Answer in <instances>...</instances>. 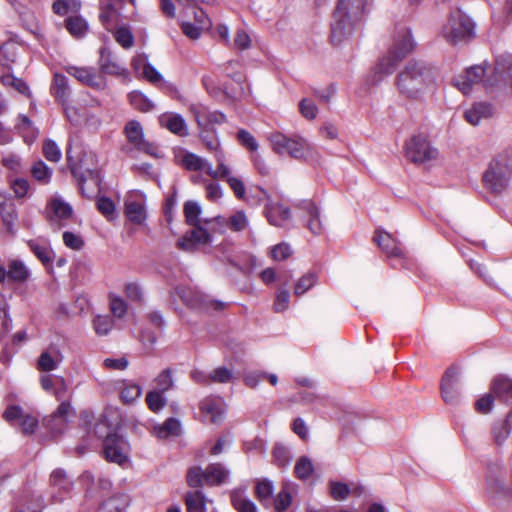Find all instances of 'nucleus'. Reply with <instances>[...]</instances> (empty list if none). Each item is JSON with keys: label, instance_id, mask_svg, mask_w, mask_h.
<instances>
[{"label": "nucleus", "instance_id": "f257e3e1", "mask_svg": "<svg viewBox=\"0 0 512 512\" xmlns=\"http://www.w3.org/2000/svg\"><path fill=\"white\" fill-rule=\"evenodd\" d=\"M438 70L435 66L421 60L406 64L396 78V86L406 99L422 102L437 89Z\"/></svg>", "mask_w": 512, "mask_h": 512}, {"label": "nucleus", "instance_id": "f03ea898", "mask_svg": "<svg viewBox=\"0 0 512 512\" xmlns=\"http://www.w3.org/2000/svg\"><path fill=\"white\" fill-rule=\"evenodd\" d=\"M485 75V67L475 65L456 76L453 84L465 95L472 91L474 85L480 83H483L486 88L494 87L501 83L512 86V54L497 56L493 74L484 79Z\"/></svg>", "mask_w": 512, "mask_h": 512}, {"label": "nucleus", "instance_id": "7ed1b4c3", "mask_svg": "<svg viewBox=\"0 0 512 512\" xmlns=\"http://www.w3.org/2000/svg\"><path fill=\"white\" fill-rule=\"evenodd\" d=\"M366 4L367 0H339L331 23L333 43H341L361 25Z\"/></svg>", "mask_w": 512, "mask_h": 512}, {"label": "nucleus", "instance_id": "20e7f679", "mask_svg": "<svg viewBox=\"0 0 512 512\" xmlns=\"http://www.w3.org/2000/svg\"><path fill=\"white\" fill-rule=\"evenodd\" d=\"M415 43L410 30L401 29L387 55L383 56L377 66L382 76L393 73L397 65L414 50Z\"/></svg>", "mask_w": 512, "mask_h": 512}, {"label": "nucleus", "instance_id": "39448f33", "mask_svg": "<svg viewBox=\"0 0 512 512\" xmlns=\"http://www.w3.org/2000/svg\"><path fill=\"white\" fill-rule=\"evenodd\" d=\"M268 140L276 154L289 155L296 160L305 159L312 149L309 142L298 134L289 136L275 131L269 134Z\"/></svg>", "mask_w": 512, "mask_h": 512}, {"label": "nucleus", "instance_id": "423d86ee", "mask_svg": "<svg viewBox=\"0 0 512 512\" xmlns=\"http://www.w3.org/2000/svg\"><path fill=\"white\" fill-rule=\"evenodd\" d=\"M442 35L447 42L453 45L467 42L475 37V23L461 10L452 11L447 23L442 28Z\"/></svg>", "mask_w": 512, "mask_h": 512}, {"label": "nucleus", "instance_id": "0eeeda50", "mask_svg": "<svg viewBox=\"0 0 512 512\" xmlns=\"http://www.w3.org/2000/svg\"><path fill=\"white\" fill-rule=\"evenodd\" d=\"M512 169L505 159H493L482 176L485 189L495 195L507 191L510 185Z\"/></svg>", "mask_w": 512, "mask_h": 512}, {"label": "nucleus", "instance_id": "6e6552de", "mask_svg": "<svg viewBox=\"0 0 512 512\" xmlns=\"http://www.w3.org/2000/svg\"><path fill=\"white\" fill-rule=\"evenodd\" d=\"M124 134L129 144L124 148L127 154H132L134 151H137L154 158H160L162 156L157 145L145 139L143 127L140 122L136 120L128 121L124 127Z\"/></svg>", "mask_w": 512, "mask_h": 512}, {"label": "nucleus", "instance_id": "1a4fd4ad", "mask_svg": "<svg viewBox=\"0 0 512 512\" xmlns=\"http://www.w3.org/2000/svg\"><path fill=\"white\" fill-rule=\"evenodd\" d=\"M437 155V149L431 147L422 134L414 135L405 145V156L413 163L424 164L435 159Z\"/></svg>", "mask_w": 512, "mask_h": 512}, {"label": "nucleus", "instance_id": "9d476101", "mask_svg": "<svg viewBox=\"0 0 512 512\" xmlns=\"http://www.w3.org/2000/svg\"><path fill=\"white\" fill-rule=\"evenodd\" d=\"M176 294L182 301L191 308L212 309L222 311L226 308V303L219 300H211L206 296L184 286L176 287Z\"/></svg>", "mask_w": 512, "mask_h": 512}, {"label": "nucleus", "instance_id": "9b49d317", "mask_svg": "<svg viewBox=\"0 0 512 512\" xmlns=\"http://www.w3.org/2000/svg\"><path fill=\"white\" fill-rule=\"evenodd\" d=\"M127 442L117 433L108 434L103 442V453L106 460L122 464L127 459Z\"/></svg>", "mask_w": 512, "mask_h": 512}, {"label": "nucleus", "instance_id": "f8f14e48", "mask_svg": "<svg viewBox=\"0 0 512 512\" xmlns=\"http://www.w3.org/2000/svg\"><path fill=\"white\" fill-rule=\"evenodd\" d=\"M260 193L259 201L265 200V216L271 225L282 227L285 222L291 218L290 209L282 204L271 201L270 195L262 188H258Z\"/></svg>", "mask_w": 512, "mask_h": 512}, {"label": "nucleus", "instance_id": "ddd939ff", "mask_svg": "<svg viewBox=\"0 0 512 512\" xmlns=\"http://www.w3.org/2000/svg\"><path fill=\"white\" fill-rule=\"evenodd\" d=\"M211 241V234L202 226H198L178 239L176 246L184 252H194L199 245L209 244Z\"/></svg>", "mask_w": 512, "mask_h": 512}, {"label": "nucleus", "instance_id": "4468645a", "mask_svg": "<svg viewBox=\"0 0 512 512\" xmlns=\"http://www.w3.org/2000/svg\"><path fill=\"white\" fill-rule=\"evenodd\" d=\"M459 377L455 368H449L441 380V394L443 400L448 404H456L459 398L458 389Z\"/></svg>", "mask_w": 512, "mask_h": 512}, {"label": "nucleus", "instance_id": "2eb2a0df", "mask_svg": "<svg viewBox=\"0 0 512 512\" xmlns=\"http://www.w3.org/2000/svg\"><path fill=\"white\" fill-rule=\"evenodd\" d=\"M191 112L197 122L199 129L211 128L213 124L226 122V116L220 111H210L203 105H192Z\"/></svg>", "mask_w": 512, "mask_h": 512}, {"label": "nucleus", "instance_id": "dca6fc26", "mask_svg": "<svg viewBox=\"0 0 512 512\" xmlns=\"http://www.w3.org/2000/svg\"><path fill=\"white\" fill-rule=\"evenodd\" d=\"M98 66L100 72L105 75L124 76L127 74L126 68L118 62L113 53L106 47H101L99 50Z\"/></svg>", "mask_w": 512, "mask_h": 512}, {"label": "nucleus", "instance_id": "f3484780", "mask_svg": "<svg viewBox=\"0 0 512 512\" xmlns=\"http://www.w3.org/2000/svg\"><path fill=\"white\" fill-rule=\"evenodd\" d=\"M70 415H75L71 404L67 401L61 402L56 411L46 420L47 428L53 434H61L67 425L68 416Z\"/></svg>", "mask_w": 512, "mask_h": 512}, {"label": "nucleus", "instance_id": "a211bd4d", "mask_svg": "<svg viewBox=\"0 0 512 512\" xmlns=\"http://www.w3.org/2000/svg\"><path fill=\"white\" fill-rule=\"evenodd\" d=\"M72 213V207L61 198L51 199L47 207L48 219L56 223L58 228L62 227V221L71 218Z\"/></svg>", "mask_w": 512, "mask_h": 512}, {"label": "nucleus", "instance_id": "6ab92c4d", "mask_svg": "<svg viewBox=\"0 0 512 512\" xmlns=\"http://www.w3.org/2000/svg\"><path fill=\"white\" fill-rule=\"evenodd\" d=\"M63 361L61 350L55 346L50 345L45 349L37 360V369L43 372H50L58 368Z\"/></svg>", "mask_w": 512, "mask_h": 512}, {"label": "nucleus", "instance_id": "aec40b11", "mask_svg": "<svg viewBox=\"0 0 512 512\" xmlns=\"http://www.w3.org/2000/svg\"><path fill=\"white\" fill-rule=\"evenodd\" d=\"M66 156L68 167L73 177L78 181V185L82 194H84V182L86 180L91 179L94 181L95 184H99L100 180L97 170L86 169L85 171H83L82 166L75 162L72 156L70 155V149H67Z\"/></svg>", "mask_w": 512, "mask_h": 512}, {"label": "nucleus", "instance_id": "412c9836", "mask_svg": "<svg viewBox=\"0 0 512 512\" xmlns=\"http://www.w3.org/2000/svg\"><path fill=\"white\" fill-rule=\"evenodd\" d=\"M181 165L188 171L197 172L205 170L206 174L211 178H215L217 176V172H214L210 162L192 152H186L182 156Z\"/></svg>", "mask_w": 512, "mask_h": 512}, {"label": "nucleus", "instance_id": "4be33fe9", "mask_svg": "<svg viewBox=\"0 0 512 512\" xmlns=\"http://www.w3.org/2000/svg\"><path fill=\"white\" fill-rule=\"evenodd\" d=\"M494 113L495 108L491 103L477 102L465 111L464 117L470 124L478 125L481 120L491 118Z\"/></svg>", "mask_w": 512, "mask_h": 512}, {"label": "nucleus", "instance_id": "5701e85b", "mask_svg": "<svg viewBox=\"0 0 512 512\" xmlns=\"http://www.w3.org/2000/svg\"><path fill=\"white\" fill-rule=\"evenodd\" d=\"M301 209L304 212L305 226L314 235H320L323 232V225L318 207L311 201H305L301 204Z\"/></svg>", "mask_w": 512, "mask_h": 512}, {"label": "nucleus", "instance_id": "b1692460", "mask_svg": "<svg viewBox=\"0 0 512 512\" xmlns=\"http://www.w3.org/2000/svg\"><path fill=\"white\" fill-rule=\"evenodd\" d=\"M50 93L61 105L68 103L71 96V89L68 84V78L62 74H54L50 87Z\"/></svg>", "mask_w": 512, "mask_h": 512}, {"label": "nucleus", "instance_id": "393cba45", "mask_svg": "<svg viewBox=\"0 0 512 512\" xmlns=\"http://www.w3.org/2000/svg\"><path fill=\"white\" fill-rule=\"evenodd\" d=\"M66 71L69 75L75 77L79 82L92 88H100L102 83L96 75L94 68L68 66Z\"/></svg>", "mask_w": 512, "mask_h": 512}, {"label": "nucleus", "instance_id": "a878e982", "mask_svg": "<svg viewBox=\"0 0 512 512\" xmlns=\"http://www.w3.org/2000/svg\"><path fill=\"white\" fill-rule=\"evenodd\" d=\"M17 120L15 130L26 144L31 145L39 135L38 128L35 127L33 122L24 114H19Z\"/></svg>", "mask_w": 512, "mask_h": 512}, {"label": "nucleus", "instance_id": "bb28decb", "mask_svg": "<svg viewBox=\"0 0 512 512\" xmlns=\"http://www.w3.org/2000/svg\"><path fill=\"white\" fill-rule=\"evenodd\" d=\"M374 241L389 256L399 257L403 253L399 242L387 232L377 231Z\"/></svg>", "mask_w": 512, "mask_h": 512}, {"label": "nucleus", "instance_id": "cd10ccee", "mask_svg": "<svg viewBox=\"0 0 512 512\" xmlns=\"http://www.w3.org/2000/svg\"><path fill=\"white\" fill-rule=\"evenodd\" d=\"M50 484L60 494L58 500L61 501L63 496L72 489L73 481L68 478L63 469L57 468L50 475Z\"/></svg>", "mask_w": 512, "mask_h": 512}, {"label": "nucleus", "instance_id": "c85d7f7f", "mask_svg": "<svg viewBox=\"0 0 512 512\" xmlns=\"http://www.w3.org/2000/svg\"><path fill=\"white\" fill-rule=\"evenodd\" d=\"M8 281L13 283H24L30 277V271L23 261L18 259L10 260L7 264Z\"/></svg>", "mask_w": 512, "mask_h": 512}, {"label": "nucleus", "instance_id": "c756f323", "mask_svg": "<svg viewBox=\"0 0 512 512\" xmlns=\"http://www.w3.org/2000/svg\"><path fill=\"white\" fill-rule=\"evenodd\" d=\"M28 247L32 253L41 261L44 266H49L53 262V251L49 244L39 239L29 240Z\"/></svg>", "mask_w": 512, "mask_h": 512}, {"label": "nucleus", "instance_id": "7c9ffc66", "mask_svg": "<svg viewBox=\"0 0 512 512\" xmlns=\"http://www.w3.org/2000/svg\"><path fill=\"white\" fill-rule=\"evenodd\" d=\"M228 476L229 471L220 463H212L204 470V480L208 485H221Z\"/></svg>", "mask_w": 512, "mask_h": 512}, {"label": "nucleus", "instance_id": "2f4dec72", "mask_svg": "<svg viewBox=\"0 0 512 512\" xmlns=\"http://www.w3.org/2000/svg\"><path fill=\"white\" fill-rule=\"evenodd\" d=\"M512 431V411H509L504 419L496 421L492 428L494 441L497 445H502L509 437Z\"/></svg>", "mask_w": 512, "mask_h": 512}, {"label": "nucleus", "instance_id": "473e14b6", "mask_svg": "<svg viewBox=\"0 0 512 512\" xmlns=\"http://www.w3.org/2000/svg\"><path fill=\"white\" fill-rule=\"evenodd\" d=\"M160 122L170 132L178 136H186L188 134V129L185 120L179 114L163 115L160 118Z\"/></svg>", "mask_w": 512, "mask_h": 512}, {"label": "nucleus", "instance_id": "72a5a7b5", "mask_svg": "<svg viewBox=\"0 0 512 512\" xmlns=\"http://www.w3.org/2000/svg\"><path fill=\"white\" fill-rule=\"evenodd\" d=\"M19 47L14 42H6L0 46V65L6 69H12L18 57Z\"/></svg>", "mask_w": 512, "mask_h": 512}, {"label": "nucleus", "instance_id": "f704fd0d", "mask_svg": "<svg viewBox=\"0 0 512 512\" xmlns=\"http://www.w3.org/2000/svg\"><path fill=\"white\" fill-rule=\"evenodd\" d=\"M492 393L505 401L512 399V380L506 377H497L491 385Z\"/></svg>", "mask_w": 512, "mask_h": 512}, {"label": "nucleus", "instance_id": "c9c22d12", "mask_svg": "<svg viewBox=\"0 0 512 512\" xmlns=\"http://www.w3.org/2000/svg\"><path fill=\"white\" fill-rule=\"evenodd\" d=\"M185 504L187 512H206L205 496L202 491L187 492Z\"/></svg>", "mask_w": 512, "mask_h": 512}, {"label": "nucleus", "instance_id": "e433bc0d", "mask_svg": "<svg viewBox=\"0 0 512 512\" xmlns=\"http://www.w3.org/2000/svg\"><path fill=\"white\" fill-rule=\"evenodd\" d=\"M201 412L209 417L212 423H218L223 419V410L213 399H205L200 405Z\"/></svg>", "mask_w": 512, "mask_h": 512}, {"label": "nucleus", "instance_id": "4c0bfd02", "mask_svg": "<svg viewBox=\"0 0 512 512\" xmlns=\"http://www.w3.org/2000/svg\"><path fill=\"white\" fill-rule=\"evenodd\" d=\"M129 505V497L126 494L114 495L102 503V510L105 512H121Z\"/></svg>", "mask_w": 512, "mask_h": 512}, {"label": "nucleus", "instance_id": "58836bf2", "mask_svg": "<svg viewBox=\"0 0 512 512\" xmlns=\"http://www.w3.org/2000/svg\"><path fill=\"white\" fill-rule=\"evenodd\" d=\"M65 27L76 38L83 37L88 30V24L81 16L68 17L65 20Z\"/></svg>", "mask_w": 512, "mask_h": 512}, {"label": "nucleus", "instance_id": "ea45409f", "mask_svg": "<svg viewBox=\"0 0 512 512\" xmlns=\"http://www.w3.org/2000/svg\"><path fill=\"white\" fill-rule=\"evenodd\" d=\"M231 502L238 512H257V507L253 501L248 499L243 492L234 491L231 493Z\"/></svg>", "mask_w": 512, "mask_h": 512}, {"label": "nucleus", "instance_id": "a19ab883", "mask_svg": "<svg viewBox=\"0 0 512 512\" xmlns=\"http://www.w3.org/2000/svg\"><path fill=\"white\" fill-rule=\"evenodd\" d=\"M199 136L209 151L214 152L215 154H217V152H223L220 149V141L217 137L215 129H199Z\"/></svg>", "mask_w": 512, "mask_h": 512}, {"label": "nucleus", "instance_id": "79ce46f5", "mask_svg": "<svg viewBox=\"0 0 512 512\" xmlns=\"http://www.w3.org/2000/svg\"><path fill=\"white\" fill-rule=\"evenodd\" d=\"M180 422L175 418H168L162 425L154 427V433L158 438H167L171 435H178Z\"/></svg>", "mask_w": 512, "mask_h": 512}, {"label": "nucleus", "instance_id": "37998d69", "mask_svg": "<svg viewBox=\"0 0 512 512\" xmlns=\"http://www.w3.org/2000/svg\"><path fill=\"white\" fill-rule=\"evenodd\" d=\"M125 214L135 224L143 223L146 218L144 206L136 201L125 204Z\"/></svg>", "mask_w": 512, "mask_h": 512}, {"label": "nucleus", "instance_id": "c03bdc74", "mask_svg": "<svg viewBox=\"0 0 512 512\" xmlns=\"http://www.w3.org/2000/svg\"><path fill=\"white\" fill-rule=\"evenodd\" d=\"M201 214V207L195 201H187L184 204V215L185 220L188 225L197 228L200 225L199 216Z\"/></svg>", "mask_w": 512, "mask_h": 512}, {"label": "nucleus", "instance_id": "a18cd8bd", "mask_svg": "<svg viewBox=\"0 0 512 512\" xmlns=\"http://www.w3.org/2000/svg\"><path fill=\"white\" fill-rule=\"evenodd\" d=\"M223 71L226 76L231 78L236 83H243L245 75L243 73V65L240 61L230 60L223 65Z\"/></svg>", "mask_w": 512, "mask_h": 512}, {"label": "nucleus", "instance_id": "49530a36", "mask_svg": "<svg viewBox=\"0 0 512 512\" xmlns=\"http://www.w3.org/2000/svg\"><path fill=\"white\" fill-rule=\"evenodd\" d=\"M128 97L131 105L141 112H149L154 108L150 99L140 91H133Z\"/></svg>", "mask_w": 512, "mask_h": 512}, {"label": "nucleus", "instance_id": "de8ad7c7", "mask_svg": "<svg viewBox=\"0 0 512 512\" xmlns=\"http://www.w3.org/2000/svg\"><path fill=\"white\" fill-rule=\"evenodd\" d=\"M314 472V466L310 458L301 456L294 467L295 476L298 479L306 480L311 477Z\"/></svg>", "mask_w": 512, "mask_h": 512}, {"label": "nucleus", "instance_id": "09e8293b", "mask_svg": "<svg viewBox=\"0 0 512 512\" xmlns=\"http://www.w3.org/2000/svg\"><path fill=\"white\" fill-rule=\"evenodd\" d=\"M81 8L79 0H56L52 5L55 14L64 16L68 12H78Z\"/></svg>", "mask_w": 512, "mask_h": 512}, {"label": "nucleus", "instance_id": "8fccbe9b", "mask_svg": "<svg viewBox=\"0 0 512 512\" xmlns=\"http://www.w3.org/2000/svg\"><path fill=\"white\" fill-rule=\"evenodd\" d=\"M31 174L35 180L47 184L52 177V170L42 161H36L31 167Z\"/></svg>", "mask_w": 512, "mask_h": 512}, {"label": "nucleus", "instance_id": "3c124183", "mask_svg": "<svg viewBox=\"0 0 512 512\" xmlns=\"http://www.w3.org/2000/svg\"><path fill=\"white\" fill-rule=\"evenodd\" d=\"M317 280L318 276L315 272H308L303 275L294 287V294L296 296L303 295L317 283Z\"/></svg>", "mask_w": 512, "mask_h": 512}, {"label": "nucleus", "instance_id": "603ef678", "mask_svg": "<svg viewBox=\"0 0 512 512\" xmlns=\"http://www.w3.org/2000/svg\"><path fill=\"white\" fill-rule=\"evenodd\" d=\"M273 491V483L267 479L259 480L256 484V495L263 505L270 503Z\"/></svg>", "mask_w": 512, "mask_h": 512}, {"label": "nucleus", "instance_id": "864d4df0", "mask_svg": "<svg viewBox=\"0 0 512 512\" xmlns=\"http://www.w3.org/2000/svg\"><path fill=\"white\" fill-rule=\"evenodd\" d=\"M146 403L148 408L152 412L161 411L167 403L166 398L163 396V393L157 390L149 391L146 395Z\"/></svg>", "mask_w": 512, "mask_h": 512}, {"label": "nucleus", "instance_id": "5fc2aeb1", "mask_svg": "<svg viewBox=\"0 0 512 512\" xmlns=\"http://www.w3.org/2000/svg\"><path fill=\"white\" fill-rule=\"evenodd\" d=\"M329 492L334 500L342 501L349 496L351 490L346 483L332 480L329 482Z\"/></svg>", "mask_w": 512, "mask_h": 512}, {"label": "nucleus", "instance_id": "6e6d98bb", "mask_svg": "<svg viewBox=\"0 0 512 512\" xmlns=\"http://www.w3.org/2000/svg\"><path fill=\"white\" fill-rule=\"evenodd\" d=\"M142 393V389L137 384H125V386L121 389L120 398L125 404H132L135 402Z\"/></svg>", "mask_w": 512, "mask_h": 512}, {"label": "nucleus", "instance_id": "4d7b16f0", "mask_svg": "<svg viewBox=\"0 0 512 512\" xmlns=\"http://www.w3.org/2000/svg\"><path fill=\"white\" fill-rule=\"evenodd\" d=\"M42 152L44 157L50 162H58L62 156L59 146L51 139L44 141Z\"/></svg>", "mask_w": 512, "mask_h": 512}, {"label": "nucleus", "instance_id": "13d9d810", "mask_svg": "<svg viewBox=\"0 0 512 512\" xmlns=\"http://www.w3.org/2000/svg\"><path fill=\"white\" fill-rule=\"evenodd\" d=\"M211 383H230L234 379V374L232 370L222 366L214 369L210 373Z\"/></svg>", "mask_w": 512, "mask_h": 512}, {"label": "nucleus", "instance_id": "bf43d9fd", "mask_svg": "<svg viewBox=\"0 0 512 512\" xmlns=\"http://www.w3.org/2000/svg\"><path fill=\"white\" fill-rule=\"evenodd\" d=\"M1 218L7 231L11 234L15 233L14 224L17 218L16 210L12 205L1 208Z\"/></svg>", "mask_w": 512, "mask_h": 512}, {"label": "nucleus", "instance_id": "052dcab7", "mask_svg": "<svg viewBox=\"0 0 512 512\" xmlns=\"http://www.w3.org/2000/svg\"><path fill=\"white\" fill-rule=\"evenodd\" d=\"M114 38L125 49L131 48L134 44V36L127 27H119L114 33Z\"/></svg>", "mask_w": 512, "mask_h": 512}, {"label": "nucleus", "instance_id": "680f3d73", "mask_svg": "<svg viewBox=\"0 0 512 512\" xmlns=\"http://www.w3.org/2000/svg\"><path fill=\"white\" fill-rule=\"evenodd\" d=\"M272 455L276 464L280 467H285L291 460L289 449L282 444H276L274 446Z\"/></svg>", "mask_w": 512, "mask_h": 512}, {"label": "nucleus", "instance_id": "e2e57ef3", "mask_svg": "<svg viewBox=\"0 0 512 512\" xmlns=\"http://www.w3.org/2000/svg\"><path fill=\"white\" fill-rule=\"evenodd\" d=\"M292 502V496L287 487H283V489L277 494L274 499V507L278 512L286 511Z\"/></svg>", "mask_w": 512, "mask_h": 512}, {"label": "nucleus", "instance_id": "0e129e2a", "mask_svg": "<svg viewBox=\"0 0 512 512\" xmlns=\"http://www.w3.org/2000/svg\"><path fill=\"white\" fill-rule=\"evenodd\" d=\"M24 412L23 409L18 405H9L4 410L2 414V418L11 424L12 426L16 425V422L18 423L21 418L23 417Z\"/></svg>", "mask_w": 512, "mask_h": 512}, {"label": "nucleus", "instance_id": "69168bd1", "mask_svg": "<svg viewBox=\"0 0 512 512\" xmlns=\"http://www.w3.org/2000/svg\"><path fill=\"white\" fill-rule=\"evenodd\" d=\"M93 327L98 335H107L113 327V320L109 316H97L93 320Z\"/></svg>", "mask_w": 512, "mask_h": 512}, {"label": "nucleus", "instance_id": "338daca9", "mask_svg": "<svg viewBox=\"0 0 512 512\" xmlns=\"http://www.w3.org/2000/svg\"><path fill=\"white\" fill-rule=\"evenodd\" d=\"M248 225V219L243 211H237L228 219L227 226L233 231H242Z\"/></svg>", "mask_w": 512, "mask_h": 512}, {"label": "nucleus", "instance_id": "774afa93", "mask_svg": "<svg viewBox=\"0 0 512 512\" xmlns=\"http://www.w3.org/2000/svg\"><path fill=\"white\" fill-rule=\"evenodd\" d=\"M44 508V499L41 495L32 496L28 502L14 512H41Z\"/></svg>", "mask_w": 512, "mask_h": 512}]
</instances>
